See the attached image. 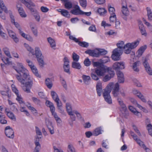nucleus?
<instances>
[{
  "label": "nucleus",
  "instance_id": "f257e3e1",
  "mask_svg": "<svg viewBox=\"0 0 152 152\" xmlns=\"http://www.w3.org/2000/svg\"><path fill=\"white\" fill-rule=\"evenodd\" d=\"M13 67L19 74V75H15L17 80L21 84H25L23 87V90L25 92L29 93L33 82L32 78L29 75L28 71L21 63H17V66H13Z\"/></svg>",
  "mask_w": 152,
  "mask_h": 152
},
{
  "label": "nucleus",
  "instance_id": "f03ea898",
  "mask_svg": "<svg viewBox=\"0 0 152 152\" xmlns=\"http://www.w3.org/2000/svg\"><path fill=\"white\" fill-rule=\"evenodd\" d=\"M113 86V83H109L106 87L105 89L104 90L103 94V97L105 101L109 104L112 103V100L110 95V93L111 91Z\"/></svg>",
  "mask_w": 152,
  "mask_h": 152
},
{
  "label": "nucleus",
  "instance_id": "7ed1b4c3",
  "mask_svg": "<svg viewBox=\"0 0 152 152\" xmlns=\"http://www.w3.org/2000/svg\"><path fill=\"white\" fill-rule=\"evenodd\" d=\"M105 73L104 66H101L96 68L95 71L91 73V76L94 80H97L99 79V77L104 75Z\"/></svg>",
  "mask_w": 152,
  "mask_h": 152
},
{
  "label": "nucleus",
  "instance_id": "20e7f679",
  "mask_svg": "<svg viewBox=\"0 0 152 152\" xmlns=\"http://www.w3.org/2000/svg\"><path fill=\"white\" fill-rule=\"evenodd\" d=\"M104 67L105 70V72L108 73V74L106 75L103 78V81L106 82L109 81L111 79L113 78L115 75V73L112 68L105 67V66H104Z\"/></svg>",
  "mask_w": 152,
  "mask_h": 152
},
{
  "label": "nucleus",
  "instance_id": "39448f33",
  "mask_svg": "<svg viewBox=\"0 0 152 152\" xmlns=\"http://www.w3.org/2000/svg\"><path fill=\"white\" fill-rule=\"evenodd\" d=\"M45 104L48 107L50 108L52 115L54 116L56 120L57 121V115L56 113L55 112V108L53 103L48 100H46Z\"/></svg>",
  "mask_w": 152,
  "mask_h": 152
},
{
  "label": "nucleus",
  "instance_id": "423d86ee",
  "mask_svg": "<svg viewBox=\"0 0 152 152\" xmlns=\"http://www.w3.org/2000/svg\"><path fill=\"white\" fill-rule=\"evenodd\" d=\"M122 52L121 49H118V48L114 49L113 51V54L111 56L112 59L115 61L119 60L120 59V56Z\"/></svg>",
  "mask_w": 152,
  "mask_h": 152
},
{
  "label": "nucleus",
  "instance_id": "0eeeda50",
  "mask_svg": "<svg viewBox=\"0 0 152 152\" xmlns=\"http://www.w3.org/2000/svg\"><path fill=\"white\" fill-rule=\"evenodd\" d=\"M113 68L116 72L120 71V69H123L125 68L124 63L123 62H117L115 63L113 65Z\"/></svg>",
  "mask_w": 152,
  "mask_h": 152
},
{
  "label": "nucleus",
  "instance_id": "6e6552de",
  "mask_svg": "<svg viewBox=\"0 0 152 152\" xmlns=\"http://www.w3.org/2000/svg\"><path fill=\"white\" fill-rule=\"evenodd\" d=\"M6 135L9 138L13 139L14 137V132L10 126L6 127L5 130Z\"/></svg>",
  "mask_w": 152,
  "mask_h": 152
},
{
  "label": "nucleus",
  "instance_id": "1a4fd4ad",
  "mask_svg": "<svg viewBox=\"0 0 152 152\" xmlns=\"http://www.w3.org/2000/svg\"><path fill=\"white\" fill-rule=\"evenodd\" d=\"M28 9L30 10L32 14L35 17L36 20L37 21L39 22L40 21V17L37 10L34 8H32L31 7Z\"/></svg>",
  "mask_w": 152,
  "mask_h": 152
},
{
  "label": "nucleus",
  "instance_id": "9d476101",
  "mask_svg": "<svg viewBox=\"0 0 152 152\" xmlns=\"http://www.w3.org/2000/svg\"><path fill=\"white\" fill-rule=\"evenodd\" d=\"M117 101L121 107V108L122 110L121 111H123L127 114H128L127 107L125 104L124 103L123 101L120 98H118Z\"/></svg>",
  "mask_w": 152,
  "mask_h": 152
},
{
  "label": "nucleus",
  "instance_id": "9b49d317",
  "mask_svg": "<svg viewBox=\"0 0 152 152\" xmlns=\"http://www.w3.org/2000/svg\"><path fill=\"white\" fill-rule=\"evenodd\" d=\"M119 85L118 83H116L112 91V94L115 97L118 96L119 94Z\"/></svg>",
  "mask_w": 152,
  "mask_h": 152
},
{
  "label": "nucleus",
  "instance_id": "f8f14e48",
  "mask_svg": "<svg viewBox=\"0 0 152 152\" xmlns=\"http://www.w3.org/2000/svg\"><path fill=\"white\" fill-rule=\"evenodd\" d=\"M118 77V82L119 83H123L124 81V77L123 73L121 71L116 72Z\"/></svg>",
  "mask_w": 152,
  "mask_h": 152
},
{
  "label": "nucleus",
  "instance_id": "ddd939ff",
  "mask_svg": "<svg viewBox=\"0 0 152 152\" xmlns=\"http://www.w3.org/2000/svg\"><path fill=\"white\" fill-rule=\"evenodd\" d=\"M46 125L51 134H53L54 133L53 128L51 122L48 119L46 120Z\"/></svg>",
  "mask_w": 152,
  "mask_h": 152
},
{
  "label": "nucleus",
  "instance_id": "4468645a",
  "mask_svg": "<svg viewBox=\"0 0 152 152\" xmlns=\"http://www.w3.org/2000/svg\"><path fill=\"white\" fill-rule=\"evenodd\" d=\"M8 32L10 37L13 39L15 42L17 43L19 41V39L17 37L16 34L10 30H8Z\"/></svg>",
  "mask_w": 152,
  "mask_h": 152
},
{
  "label": "nucleus",
  "instance_id": "2eb2a0df",
  "mask_svg": "<svg viewBox=\"0 0 152 152\" xmlns=\"http://www.w3.org/2000/svg\"><path fill=\"white\" fill-rule=\"evenodd\" d=\"M22 2L24 4L28 9L32 7H35V4L31 0H21Z\"/></svg>",
  "mask_w": 152,
  "mask_h": 152
},
{
  "label": "nucleus",
  "instance_id": "dca6fc26",
  "mask_svg": "<svg viewBox=\"0 0 152 152\" xmlns=\"http://www.w3.org/2000/svg\"><path fill=\"white\" fill-rule=\"evenodd\" d=\"M139 42L140 40L137 39L132 43H127L126 44V46L129 47L132 49H134L139 45Z\"/></svg>",
  "mask_w": 152,
  "mask_h": 152
},
{
  "label": "nucleus",
  "instance_id": "f3484780",
  "mask_svg": "<svg viewBox=\"0 0 152 152\" xmlns=\"http://www.w3.org/2000/svg\"><path fill=\"white\" fill-rule=\"evenodd\" d=\"M146 48L147 46L146 45L141 46L137 52V57H140Z\"/></svg>",
  "mask_w": 152,
  "mask_h": 152
},
{
  "label": "nucleus",
  "instance_id": "a211bd4d",
  "mask_svg": "<svg viewBox=\"0 0 152 152\" xmlns=\"http://www.w3.org/2000/svg\"><path fill=\"white\" fill-rule=\"evenodd\" d=\"M139 27L142 34L146 36L147 35V33L144 26L141 21L139 22Z\"/></svg>",
  "mask_w": 152,
  "mask_h": 152
},
{
  "label": "nucleus",
  "instance_id": "6ab92c4d",
  "mask_svg": "<svg viewBox=\"0 0 152 152\" xmlns=\"http://www.w3.org/2000/svg\"><path fill=\"white\" fill-rule=\"evenodd\" d=\"M58 11L60 12L61 14L64 17L68 18H69L70 17V15L67 10L63 9H59L58 10Z\"/></svg>",
  "mask_w": 152,
  "mask_h": 152
},
{
  "label": "nucleus",
  "instance_id": "aec40b11",
  "mask_svg": "<svg viewBox=\"0 0 152 152\" xmlns=\"http://www.w3.org/2000/svg\"><path fill=\"white\" fill-rule=\"evenodd\" d=\"M39 137H38L36 138L35 142V147L34 150V152H39V151L41 148V145L39 142Z\"/></svg>",
  "mask_w": 152,
  "mask_h": 152
},
{
  "label": "nucleus",
  "instance_id": "412c9836",
  "mask_svg": "<svg viewBox=\"0 0 152 152\" xmlns=\"http://www.w3.org/2000/svg\"><path fill=\"white\" fill-rule=\"evenodd\" d=\"M140 61H137L134 63L132 66V68L134 71L138 72L140 71L139 68V66H140Z\"/></svg>",
  "mask_w": 152,
  "mask_h": 152
},
{
  "label": "nucleus",
  "instance_id": "4be33fe9",
  "mask_svg": "<svg viewBox=\"0 0 152 152\" xmlns=\"http://www.w3.org/2000/svg\"><path fill=\"white\" fill-rule=\"evenodd\" d=\"M96 91L99 96L101 95V93L102 91V86L101 83L98 82L96 85Z\"/></svg>",
  "mask_w": 152,
  "mask_h": 152
},
{
  "label": "nucleus",
  "instance_id": "5701e85b",
  "mask_svg": "<svg viewBox=\"0 0 152 152\" xmlns=\"http://www.w3.org/2000/svg\"><path fill=\"white\" fill-rule=\"evenodd\" d=\"M48 42L50 45V46L53 49H56V43L54 40L51 37H49L47 38Z\"/></svg>",
  "mask_w": 152,
  "mask_h": 152
},
{
  "label": "nucleus",
  "instance_id": "b1692460",
  "mask_svg": "<svg viewBox=\"0 0 152 152\" xmlns=\"http://www.w3.org/2000/svg\"><path fill=\"white\" fill-rule=\"evenodd\" d=\"M136 142L140 146H142L143 148L146 150V152H148V151L150 152V150L149 149L146 147L145 145L144 144L143 142L140 139H139Z\"/></svg>",
  "mask_w": 152,
  "mask_h": 152
},
{
  "label": "nucleus",
  "instance_id": "393cba45",
  "mask_svg": "<svg viewBox=\"0 0 152 152\" xmlns=\"http://www.w3.org/2000/svg\"><path fill=\"white\" fill-rule=\"evenodd\" d=\"M82 78L85 83L86 85H89L91 80L90 77L89 76L83 75L82 77Z\"/></svg>",
  "mask_w": 152,
  "mask_h": 152
},
{
  "label": "nucleus",
  "instance_id": "a878e982",
  "mask_svg": "<svg viewBox=\"0 0 152 152\" xmlns=\"http://www.w3.org/2000/svg\"><path fill=\"white\" fill-rule=\"evenodd\" d=\"M102 129L101 127L96 128L93 132V135L97 136L102 133Z\"/></svg>",
  "mask_w": 152,
  "mask_h": 152
},
{
  "label": "nucleus",
  "instance_id": "bb28decb",
  "mask_svg": "<svg viewBox=\"0 0 152 152\" xmlns=\"http://www.w3.org/2000/svg\"><path fill=\"white\" fill-rule=\"evenodd\" d=\"M70 12L75 15H82V11L80 9H73Z\"/></svg>",
  "mask_w": 152,
  "mask_h": 152
},
{
  "label": "nucleus",
  "instance_id": "cd10ccee",
  "mask_svg": "<svg viewBox=\"0 0 152 152\" xmlns=\"http://www.w3.org/2000/svg\"><path fill=\"white\" fill-rule=\"evenodd\" d=\"M60 81L64 88L66 90L67 85L64 79L61 75H60Z\"/></svg>",
  "mask_w": 152,
  "mask_h": 152
},
{
  "label": "nucleus",
  "instance_id": "c85d7f7f",
  "mask_svg": "<svg viewBox=\"0 0 152 152\" xmlns=\"http://www.w3.org/2000/svg\"><path fill=\"white\" fill-rule=\"evenodd\" d=\"M35 54L37 58H38V57H40L43 56H42L41 52L38 47H36L35 48Z\"/></svg>",
  "mask_w": 152,
  "mask_h": 152
},
{
  "label": "nucleus",
  "instance_id": "c756f323",
  "mask_svg": "<svg viewBox=\"0 0 152 152\" xmlns=\"http://www.w3.org/2000/svg\"><path fill=\"white\" fill-rule=\"evenodd\" d=\"M43 56L37 58V60L39 64L41 67H43L44 65V62L43 61Z\"/></svg>",
  "mask_w": 152,
  "mask_h": 152
},
{
  "label": "nucleus",
  "instance_id": "7c9ffc66",
  "mask_svg": "<svg viewBox=\"0 0 152 152\" xmlns=\"http://www.w3.org/2000/svg\"><path fill=\"white\" fill-rule=\"evenodd\" d=\"M0 8H1L6 13L8 12L7 8L4 4L2 0H0Z\"/></svg>",
  "mask_w": 152,
  "mask_h": 152
},
{
  "label": "nucleus",
  "instance_id": "2f4dec72",
  "mask_svg": "<svg viewBox=\"0 0 152 152\" xmlns=\"http://www.w3.org/2000/svg\"><path fill=\"white\" fill-rule=\"evenodd\" d=\"M66 108L68 114L73 113L72 106L70 103H67L66 104Z\"/></svg>",
  "mask_w": 152,
  "mask_h": 152
},
{
  "label": "nucleus",
  "instance_id": "473e14b6",
  "mask_svg": "<svg viewBox=\"0 0 152 152\" xmlns=\"http://www.w3.org/2000/svg\"><path fill=\"white\" fill-rule=\"evenodd\" d=\"M58 109L59 112L61 113L64 112V110L62 108V104L61 101L59 100L58 97Z\"/></svg>",
  "mask_w": 152,
  "mask_h": 152
},
{
  "label": "nucleus",
  "instance_id": "72a5a7b5",
  "mask_svg": "<svg viewBox=\"0 0 152 152\" xmlns=\"http://www.w3.org/2000/svg\"><path fill=\"white\" fill-rule=\"evenodd\" d=\"M72 67L74 68L78 69H80L81 68V66L80 63L76 62H72Z\"/></svg>",
  "mask_w": 152,
  "mask_h": 152
},
{
  "label": "nucleus",
  "instance_id": "f704fd0d",
  "mask_svg": "<svg viewBox=\"0 0 152 152\" xmlns=\"http://www.w3.org/2000/svg\"><path fill=\"white\" fill-rule=\"evenodd\" d=\"M31 69L33 73L36 76L39 78L41 77V76L38 73V70L36 67L35 66L33 67L32 68H31Z\"/></svg>",
  "mask_w": 152,
  "mask_h": 152
},
{
  "label": "nucleus",
  "instance_id": "c9c22d12",
  "mask_svg": "<svg viewBox=\"0 0 152 152\" xmlns=\"http://www.w3.org/2000/svg\"><path fill=\"white\" fill-rule=\"evenodd\" d=\"M64 5L65 8L68 9L72 8V3L70 1H68V0L64 2Z\"/></svg>",
  "mask_w": 152,
  "mask_h": 152
},
{
  "label": "nucleus",
  "instance_id": "e433bc0d",
  "mask_svg": "<svg viewBox=\"0 0 152 152\" xmlns=\"http://www.w3.org/2000/svg\"><path fill=\"white\" fill-rule=\"evenodd\" d=\"M45 84L50 89L52 87V83L51 80L50 79L48 78L46 79Z\"/></svg>",
  "mask_w": 152,
  "mask_h": 152
},
{
  "label": "nucleus",
  "instance_id": "4c0bfd02",
  "mask_svg": "<svg viewBox=\"0 0 152 152\" xmlns=\"http://www.w3.org/2000/svg\"><path fill=\"white\" fill-rule=\"evenodd\" d=\"M148 19L150 21H152V12L151 10L148 7L147 8Z\"/></svg>",
  "mask_w": 152,
  "mask_h": 152
},
{
  "label": "nucleus",
  "instance_id": "58836bf2",
  "mask_svg": "<svg viewBox=\"0 0 152 152\" xmlns=\"http://www.w3.org/2000/svg\"><path fill=\"white\" fill-rule=\"evenodd\" d=\"M98 53V57L100 55H104L107 53V52L104 49H97Z\"/></svg>",
  "mask_w": 152,
  "mask_h": 152
},
{
  "label": "nucleus",
  "instance_id": "ea45409f",
  "mask_svg": "<svg viewBox=\"0 0 152 152\" xmlns=\"http://www.w3.org/2000/svg\"><path fill=\"white\" fill-rule=\"evenodd\" d=\"M7 115L8 117L11 119L15 121L16 120V117L12 112H10L9 113H7Z\"/></svg>",
  "mask_w": 152,
  "mask_h": 152
},
{
  "label": "nucleus",
  "instance_id": "a19ab883",
  "mask_svg": "<svg viewBox=\"0 0 152 152\" xmlns=\"http://www.w3.org/2000/svg\"><path fill=\"white\" fill-rule=\"evenodd\" d=\"M122 12L123 14L127 16L129 12L127 7L122 6Z\"/></svg>",
  "mask_w": 152,
  "mask_h": 152
},
{
  "label": "nucleus",
  "instance_id": "79ce46f5",
  "mask_svg": "<svg viewBox=\"0 0 152 152\" xmlns=\"http://www.w3.org/2000/svg\"><path fill=\"white\" fill-rule=\"evenodd\" d=\"M30 27L35 37H37L38 32L37 29L35 28L34 27L32 26V24H30Z\"/></svg>",
  "mask_w": 152,
  "mask_h": 152
},
{
  "label": "nucleus",
  "instance_id": "37998d69",
  "mask_svg": "<svg viewBox=\"0 0 152 152\" xmlns=\"http://www.w3.org/2000/svg\"><path fill=\"white\" fill-rule=\"evenodd\" d=\"M98 12L100 15H102L106 13L107 11L104 8H99L98 10Z\"/></svg>",
  "mask_w": 152,
  "mask_h": 152
},
{
  "label": "nucleus",
  "instance_id": "c03bdc74",
  "mask_svg": "<svg viewBox=\"0 0 152 152\" xmlns=\"http://www.w3.org/2000/svg\"><path fill=\"white\" fill-rule=\"evenodd\" d=\"M51 94L53 99L57 103V94L53 91H51Z\"/></svg>",
  "mask_w": 152,
  "mask_h": 152
},
{
  "label": "nucleus",
  "instance_id": "a18cd8bd",
  "mask_svg": "<svg viewBox=\"0 0 152 152\" xmlns=\"http://www.w3.org/2000/svg\"><path fill=\"white\" fill-rule=\"evenodd\" d=\"M3 50L4 52L6 55L10 58H11V56L9 52V49L7 48H3Z\"/></svg>",
  "mask_w": 152,
  "mask_h": 152
},
{
  "label": "nucleus",
  "instance_id": "49530a36",
  "mask_svg": "<svg viewBox=\"0 0 152 152\" xmlns=\"http://www.w3.org/2000/svg\"><path fill=\"white\" fill-rule=\"evenodd\" d=\"M124 49H125L124 53L127 54L129 53L132 50L129 47L126 46V44L124 46Z\"/></svg>",
  "mask_w": 152,
  "mask_h": 152
},
{
  "label": "nucleus",
  "instance_id": "de8ad7c7",
  "mask_svg": "<svg viewBox=\"0 0 152 152\" xmlns=\"http://www.w3.org/2000/svg\"><path fill=\"white\" fill-rule=\"evenodd\" d=\"M72 57L73 60L75 62H77L79 60V56L74 52L72 53Z\"/></svg>",
  "mask_w": 152,
  "mask_h": 152
},
{
  "label": "nucleus",
  "instance_id": "09e8293b",
  "mask_svg": "<svg viewBox=\"0 0 152 152\" xmlns=\"http://www.w3.org/2000/svg\"><path fill=\"white\" fill-rule=\"evenodd\" d=\"M78 45L82 47L87 48L89 46L88 43L85 42H79Z\"/></svg>",
  "mask_w": 152,
  "mask_h": 152
},
{
  "label": "nucleus",
  "instance_id": "8fccbe9b",
  "mask_svg": "<svg viewBox=\"0 0 152 152\" xmlns=\"http://www.w3.org/2000/svg\"><path fill=\"white\" fill-rule=\"evenodd\" d=\"M117 45L118 47V49H121L124 48V42L123 41H121L119 43H118L117 44Z\"/></svg>",
  "mask_w": 152,
  "mask_h": 152
},
{
  "label": "nucleus",
  "instance_id": "3c124183",
  "mask_svg": "<svg viewBox=\"0 0 152 152\" xmlns=\"http://www.w3.org/2000/svg\"><path fill=\"white\" fill-rule=\"evenodd\" d=\"M63 61L64 64L63 66H70L69 64V61L68 58L66 57H65L64 58Z\"/></svg>",
  "mask_w": 152,
  "mask_h": 152
},
{
  "label": "nucleus",
  "instance_id": "603ef678",
  "mask_svg": "<svg viewBox=\"0 0 152 152\" xmlns=\"http://www.w3.org/2000/svg\"><path fill=\"white\" fill-rule=\"evenodd\" d=\"M70 66H63V69L64 71L66 73H67L69 75L71 73L70 71Z\"/></svg>",
  "mask_w": 152,
  "mask_h": 152
},
{
  "label": "nucleus",
  "instance_id": "864d4df0",
  "mask_svg": "<svg viewBox=\"0 0 152 152\" xmlns=\"http://www.w3.org/2000/svg\"><path fill=\"white\" fill-rule=\"evenodd\" d=\"M142 64L144 66L145 69L150 67L148 63V62L147 60L145 59L142 63Z\"/></svg>",
  "mask_w": 152,
  "mask_h": 152
},
{
  "label": "nucleus",
  "instance_id": "5fc2aeb1",
  "mask_svg": "<svg viewBox=\"0 0 152 152\" xmlns=\"http://www.w3.org/2000/svg\"><path fill=\"white\" fill-rule=\"evenodd\" d=\"M139 95H137V96L143 102H146V100L143 95H142L141 93H139Z\"/></svg>",
  "mask_w": 152,
  "mask_h": 152
},
{
  "label": "nucleus",
  "instance_id": "6e6d98bb",
  "mask_svg": "<svg viewBox=\"0 0 152 152\" xmlns=\"http://www.w3.org/2000/svg\"><path fill=\"white\" fill-rule=\"evenodd\" d=\"M24 46L28 51L32 53L33 55L34 54L33 53L34 50L28 45L24 44Z\"/></svg>",
  "mask_w": 152,
  "mask_h": 152
},
{
  "label": "nucleus",
  "instance_id": "4d7b16f0",
  "mask_svg": "<svg viewBox=\"0 0 152 152\" xmlns=\"http://www.w3.org/2000/svg\"><path fill=\"white\" fill-rule=\"evenodd\" d=\"M80 5L83 7L85 8L86 6V0H79Z\"/></svg>",
  "mask_w": 152,
  "mask_h": 152
},
{
  "label": "nucleus",
  "instance_id": "13d9d810",
  "mask_svg": "<svg viewBox=\"0 0 152 152\" xmlns=\"http://www.w3.org/2000/svg\"><path fill=\"white\" fill-rule=\"evenodd\" d=\"M91 63V62L90 61L89 59L88 58H86L84 61V64L86 66H89Z\"/></svg>",
  "mask_w": 152,
  "mask_h": 152
},
{
  "label": "nucleus",
  "instance_id": "bf43d9fd",
  "mask_svg": "<svg viewBox=\"0 0 152 152\" xmlns=\"http://www.w3.org/2000/svg\"><path fill=\"white\" fill-rule=\"evenodd\" d=\"M116 19V16L115 14H113L111 15V16L110 17V22H114Z\"/></svg>",
  "mask_w": 152,
  "mask_h": 152
},
{
  "label": "nucleus",
  "instance_id": "052dcab7",
  "mask_svg": "<svg viewBox=\"0 0 152 152\" xmlns=\"http://www.w3.org/2000/svg\"><path fill=\"white\" fill-rule=\"evenodd\" d=\"M7 121L4 119L3 116L0 115V123L1 124H7Z\"/></svg>",
  "mask_w": 152,
  "mask_h": 152
},
{
  "label": "nucleus",
  "instance_id": "680f3d73",
  "mask_svg": "<svg viewBox=\"0 0 152 152\" xmlns=\"http://www.w3.org/2000/svg\"><path fill=\"white\" fill-rule=\"evenodd\" d=\"M68 151H70L71 152H74L75 150L72 145L71 144H69L68 146Z\"/></svg>",
  "mask_w": 152,
  "mask_h": 152
},
{
  "label": "nucleus",
  "instance_id": "e2e57ef3",
  "mask_svg": "<svg viewBox=\"0 0 152 152\" xmlns=\"http://www.w3.org/2000/svg\"><path fill=\"white\" fill-rule=\"evenodd\" d=\"M98 50L96 49L94 50H93V52L92 53V56L98 57Z\"/></svg>",
  "mask_w": 152,
  "mask_h": 152
},
{
  "label": "nucleus",
  "instance_id": "0e129e2a",
  "mask_svg": "<svg viewBox=\"0 0 152 152\" xmlns=\"http://www.w3.org/2000/svg\"><path fill=\"white\" fill-rule=\"evenodd\" d=\"M108 10L109 12L111 15L115 14V10L114 7H112L110 6H108Z\"/></svg>",
  "mask_w": 152,
  "mask_h": 152
},
{
  "label": "nucleus",
  "instance_id": "69168bd1",
  "mask_svg": "<svg viewBox=\"0 0 152 152\" xmlns=\"http://www.w3.org/2000/svg\"><path fill=\"white\" fill-rule=\"evenodd\" d=\"M17 7L19 13H20V12H22V11H24L23 10V9L21 5L20 4H18L17 5Z\"/></svg>",
  "mask_w": 152,
  "mask_h": 152
},
{
  "label": "nucleus",
  "instance_id": "338daca9",
  "mask_svg": "<svg viewBox=\"0 0 152 152\" xmlns=\"http://www.w3.org/2000/svg\"><path fill=\"white\" fill-rule=\"evenodd\" d=\"M12 88L13 91L15 93L16 95L19 94L18 91L17 90L16 88L14 85H12Z\"/></svg>",
  "mask_w": 152,
  "mask_h": 152
},
{
  "label": "nucleus",
  "instance_id": "774afa93",
  "mask_svg": "<svg viewBox=\"0 0 152 152\" xmlns=\"http://www.w3.org/2000/svg\"><path fill=\"white\" fill-rule=\"evenodd\" d=\"M133 129L135 131V132L138 135L140 136H141V134L139 130L137 128V127H136V126L133 125Z\"/></svg>",
  "mask_w": 152,
  "mask_h": 152
}]
</instances>
